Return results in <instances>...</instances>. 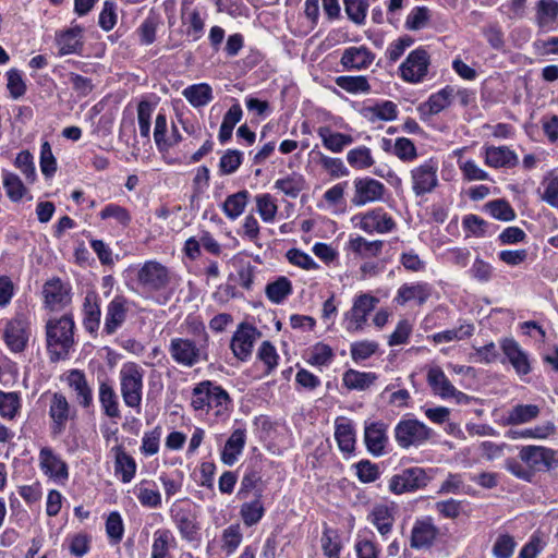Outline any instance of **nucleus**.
Returning a JSON list of instances; mask_svg holds the SVG:
<instances>
[{"mask_svg":"<svg viewBox=\"0 0 558 558\" xmlns=\"http://www.w3.org/2000/svg\"><path fill=\"white\" fill-rule=\"evenodd\" d=\"M336 84L348 93H366L371 86L365 76H339Z\"/></svg>","mask_w":558,"mask_h":558,"instance_id":"nucleus-57","label":"nucleus"},{"mask_svg":"<svg viewBox=\"0 0 558 558\" xmlns=\"http://www.w3.org/2000/svg\"><path fill=\"white\" fill-rule=\"evenodd\" d=\"M40 466L45 474L54 478H66L68 466L52 450L45 447L39 452Z\"/></svg>","mask_w":558,"mask_h":558,"instance_id":"nucleus-28","label":"nucleus"},{"mask_svg":"<svg viewBox=\"0 0 558 558\" xmlns=\"http://www.w3.org/2000/svg\"><path fill=\"white\" fill-rule=\"evenodd\" d=\"M2 182L7 196L11 202L16 203L24 197L27 190L17 174L10 171H3Z\"/></svg>","mask_w":558,"mask_h":558,"instance_id":"nucleus-40","label":"nucleus"},{"mask_svg":"<svg viewBox=\"0 0 558 558\" xmlns=\"http://www.w3.org/2000/svg\"><path fill=\"white\" fill-rule=\"evenodd\" d=\"M264 506L259 497L250 501L244 502L241 506L240 514L246 526L256 524L264 515Z\"/></svg>","mask_w":558,"mask_h":558,"instance_id":"nucleus-52","label":"nucleus"},{"mask_svg":"<svg viewBox=\"0 0 558 558\" xmlns=\"http://www.w3.org/2000/svg\"><path fill=\"white\" fill-rule=\"evenodd\" d=\"M171 357L183 366L192 367L199 362L201 351L191 339L173 338L170 342Z\"/></svg>","mask_w":558,"mask_h":558,"instance_id":"nucleus-10","label":"nucleus"},{"mask_svg":"<svg viewBox=\"0 0 558 558\" xmlns=\"http://www.w3.org/2000/svg\"><path fill=\"white\" fill-rule=\"evenodd\" d=\"M426 484L425 471L421 468H410L390 478L389 489L395 494H403L424 487Z\"/></svg>","mask_w":558,"mask_h":558,"instance_id":"nucleus-9","label":"nucleus"},{"mask_svg":"<svg viewBox=\"0 0 558 558\" xmlns=\"http://www.w3.org/2000/svg\"><path fill=\"white\" fill-rule=\"evenodd\" d=\"M69 387L75 392L77 403L83 408H89L93 403L92 389L82 371L72 369L66 375Z\"/></svg>","mask_w":558,"mask_h":558,"instance_id":"nucleus-19","label":"nucleus"},{"mask_svg":"<svg viewBox=\"0 0 558 558\" xmlns=\"http://www.w3.org/2000/svg\"><path fill=\"white\" fill-rule=\"evenodd\" d=\"M374 61V53L365 46L347 48L340 63L348 71L367 69Z\"/></svg>","mask_w":558,"mask_h":558,"instance_id":"nucleus-17","label":"nucleus"},{"mask_svg":"<svg viewBox=\"0 0 558 558\" xmlns=\"http://www.w3.org/2000/svg\"><path fill=\"white\" fill-rule=\"evenodd\" d=\"M15 167L21 170L27 182L33 183L36 179L33 156L29 151L23 150L17 154L14 162Z\"/></svg>","mask_w":558,"mask_h":558,"instance_id":"nucleus-62","label":"nucleus"},{"mask_svg":"<svg viewBox=\"0 0 558 558\" xmlns=\"http://www.w3.org/2000/svg\"><path fill=\"white\" fill-rule=\"evenodd\" d=\"M501 349L519 375H526L531 372L529 357L517 341L505 339L501 343Z\"/></svg>","mask_w":558,"mask_h":558,"instance_id":"nucleus-20","label":"nucleus"},{"mask_svg":"<svg viewBox=\"0 0 558 558\" xmlns=\"http://www.w3.org/2000/svg\"><path fill=\"white\" fill-rule=\"evenodd\" d=\"M437 162L428 160L411 170L412 189L416 196L430 193L438 185Z\"/></svg>","mask_w":558,"mask_h":558,"instance_id":"nucleus-6","label":"nucleus"},{"mask_svg":"<svg viewBox=\"0 0 558 558\" xmlns=\"http://www.w3.org/2000/svg\"><path fill=\"white\" fill-rule=\"evenodd\" d=\"M428 66V52L424 48H417L411 51L400 64V76L408 83H418L427 75Z\"/></svg>","mask_w":558,"mask_h":558,"instance_id":"nucleus-5","label":"nucleus"},{"mask_svg":"<svg viewBox=\"0 0 558 558\" xmlns=\"http://www.w3.org/2000/svg\"><path fill=\"white\" fill-rule=\"evenodd\" d=\"M426 380L432 391L442 399H447L454 393V386L440 366H430L427 371Z\"/></svg>","mask_w":558,"mask_h":558,"instance_id":"nucleus-24","label":"nucleus"},{"mask_svg":"<svg viewBox=\"0 0 558 558\" xmlns=\"http://www.w3.org/2000/svg\"><path fill=\"white\" fill-rule=\"evenodd\" d=\"M322 548L327 558H340L341 544L333 531L326 530L323 533Z\"/></svg>","mask_w":558,"mask_h":558,"instance_id":"nucleus-63","label":"nucleus"},{"mask_svg":"<svg viewBox=\"0 0 558 558\" xmlns=\"http://www.w3.org/2000/svg\"><path fill=\"white\" fill-rule=\"evenodd\" d=\"M114 471L121 474L123 483H129L135 475L136 463L135 460L124 451L122 447H114Z\"/></svg>","mask_w":558,"mask_h":558,"instance_id":"nucleus-31","label":"nucleus"},{"mask_svg":"<svg viewBox=\"0 0 558 558\" xmlns=\"http://www.w3.org/2000/svg\"><path fill=\"white\" fill-rule=\"evenodd\" d=\"M348 19L356 25H363L368 11L367 0H343Z\"/></svg>","mask_w":558,"mask_h":558,"instance_id":"nucleus-51","label":"nucleus"},{"mask_svg":"<svg viewBox=\"0 0 558 558\" xmlns=\"http://www.w3.org/2000/svg\"><path fill=\"white\" fill-rule=\"evenodd\" d=\"M106 533L113 544H118L124 533V525L119 512H111L106 520Z\"/></svg>","mask_w":558,"mask_h":558,"instance_id":"nucleus-60","label":"nucleus"},{"mask_svg":"<svg viewBox=\"0 0 558 558\" xmlns=\"http://www.w3.org/2000/svg\"><path fill=\"white\" fill-rule=\"evenodd\" d=\"M182 94L193 107L206 106L213 99L211 87L206 83L191 85Z\"/></svg>","mask_w":558,"mask_h":558,"instance_id":"nucleus-36","label":"nucleus"},{"mask_svg":"<svg viewBox=\"0 0 558 558\" xmlns=\"http://www.w3.org/2000/svg\"><path fill=\"white\" fill-rule=\"evenodd\" d=\"M245 445V433L243 429H235L226 441L225 448L221 452V461L226 465H233L241 454Z\"/></svg>","mask_w":558,"mask_h":558,"instance_id":"nucleus-29","label":"nucleus"},{"mask_svg":"<svg viewBox=\"0 0 558 558\" xmlns=\"http://www.w3.org/2000/svg\"><path fill=\"white\" fill-rule=\"evenodd\" d=\"M541 199L553 208L558 209V175L549 172L544 177L538 190Z\"/></svg>","mask_w":558,"mask_h":558,"instance_id":"nucleus-37","label":"nucleus"},{"mask_svg":"<svg viewBox=\"0 0 558 558\" xmlns=\"http://www.w3.org/2000/svg\"><path fill=\"white\" fill-rule=\"evenodd\" d=\"M137 280L143 287L159 291L168 286L170 276L166 266L156 260H148L138 270Z\"/></svg>","mask_w":558,"mask_h":558,"instance_id":"nucleus-7","label":"nucleus"},{"mask_svg":"<svg viewBox=\"0 0 558 558\" xmlns=\"http://www.w3.org/2000/svg\"><path fill=\"white\" fill-rule=\"evenodd\" d=\"M430 20V11L426 7H415L407 16L404 26L409 31L424 28Z\"/></svg>","mask_w":558,"mask_h":558,"instance_id":"nucleus-56","label":"nucleus"},{"mask_svg":"<svg viewBox=\"0 0 558 558\" xmlns=\"http://www.w3.org/2000/svg\"><path fill=\"white\" fill-rule=\"evenodd\" d=\"M84 326L89 332H95L100 325V306L95 293H87L84 301Z\"/></svg>","mask_w":558,"mask_h":558,"instance_id":"nucleus-33","label":"nucleus"},{"mask_svg":"<svg viewBox=\"0 0 558 558\" xmlns=\"http://www.w3.org/2000/svg\"><path fill=\"white\" fill-rule=\"evenodd\" d=\"M393 153L400 160L407 162L414 160L417 156L413 142L407 137L396 140Z\"/></svg>","mask_w":558,"mask_h":558,"instance_id":"nucleus-64","label":"nucleus"},{"mask_svg":"<svg viewBox=\"0 0 558 558\" xmlns=\"http://www.w3.org/2000/svg\"><path fill=\"white\" fill-rule=\"evenodd\" d=\"M364 439L371 453L374 456H381L387 442L385 424L374 422L367 425L365 427Z\"/></svg>","mask_w":558,"mask_h":558,"instance_id":"nucleus-25","label":"nucleus"},{"mask_svg":"<svg viewBox=\"0 0 558 558\" xmlns=\"http://www.w3.org/2000/svg\"><path fill=\"white\" fill-rule=\"evenodd\" d=\"M539 408L536 404H518L513 407L505 421L506 425H520L536 418Z\"/></svg>","mask_w":558,"mask_h":558,"instance_id":"nucleus-34","label":"nucleus"},{"mask_svg":"<svg viewBox=\"0 0 558 558\" xmlns=\"http://www.w3.org/2000/svg\"><path fill=\"white\" fill-rule=\"evenodd\" d=\"M485 162L494 168H512L519 163V159L517 154L506 146H489L485 151Z\"/></svg>","mask_w":558,"mask_h":558,"instance_id":"nucleus-26","label":"nucleus"},{"mask_svg":"<svg viewBox=\"0 0 558 558\" xmlns=\"http://www.w3.org/2000/svg\"><path fill=\"white\" fill-rule=\"evenodd\" d=\"M354 196L352 203L355 206H364L367 203L383 198L385 185L372 178H362L354 181Z\"/></svg>","mask_w":558,"mask_h":558,"instance_id":"nucleus-12","label":"nucleus"},{"mask_svg":"<svg viewBox=\"0 0 558 558\" xmlns=\"http://www.w3.org/2000/svg\"><path fill=\"white\" fill-rule=\"evenodd\" d=\"M360 228L367 233H385L395 228V221L381 208H377L362 217Z\"/></svg>","mask_w":558,"mask_h":558,"instance_id":"nucleus-18","label":"nucleus"},{"mask_svg":"<svg viewBox=\"0 0 558 558\" xmlns=\"http://www.w3.org/2000/svg\"><path fill=\"white\" fill-rule=\"evenodd\" d=\"M474 332L473 324H462L458 328L434 333L432 339L435 343L460 341L470 338Z\"/></svg>","mask_w":558,"mask_h":558,"instance_id":"nucleus-45","label":"nucleus"},{"mask_svg":"<svg viewBox=\"0 0 558 558\" xmlns=\"http://www.w3.org/2000/svg\"><path fill=\"white\" fill-rule=\"evenodd\" d=\"M377 303L378 299L372 295L362 294L357 296L353 303L351 311L347 314V317L350 319L348 330H361L366 323V317L368 313H371L375 308Z\"/></svg>","mask_w":558,"mask_h":558,"instance_id":"nucleus-14","label":"nucleus"},{"mask_svg":"<svg viewBox=\"0 0 558 558\" xmlns=\"http://www.w3.org/2000/svg\"><path fill=\"white\" fill-rule=\"evenodd\" d=\"M83 28L78 25L70 27L57 35V45L61 56L76 53L81 50Z\"/></svg>","mask_w":558,"mask_h":558,"instance_id":"nucleus-27","label":"nucleus"},{"mask_svg":"<svg viewBox=\"0 0 558 558\" xmlns=\"http://www.w3.org/2000/svg\"><path fill=\"white\" fill-rule=\"evenodd\" d=\"M191 405L194 410L217 408V414L227 409L230 402L229 393L220 386L209 380L197 384L193 389Z\"/></svg>","mask_w":558,"mask_h":558,"instance_id":"nucleus-3","label":"nucleus"},{"mask_svg":"<svg viewBox=\"0 0 558 558\" xmlns=\"http://www.w3.org/2000/svg\"><path fill=\"white\" fill-rule=\"evenodd\" d=\"M20 408V399L15 392L0 391V415L12 420Z\"/></svg>","mask_w":558,"mask_h":558,"instance_id":"nucleus-58","label":"nucleus"},{"mask_svg":"<svg viewBox=\"0 0 558 558\" xmlns=\"http://www.w3.org/2000/svg\"><path fill=\"white\" fill-rule=\"evenodd\" d=\"M178 529L183 538L194 541L197 537L198 525L196 519L190 512L180 511L177 514Z\"/></svg>","mask_w":558,"mask_h":558,"instance_id":"nucleus-53","label":"nucleus"},{"mask_svg":"<svg viewBox=\"0 0 558 558\" xmlns=\"http://www.w3.org/2000/svg\"><path fill=\"white\" fill-rule=\"evenodd\" d=\"M99 401L101 403L105 414L108 417H120V409L117 400V395L113 388L107 383H101L99 386Z\"/></svg>","mask_w":558,"mask_h":558,"instance_id":"nucleus-38","label":"nucleus"},{"mask_svg":"<svg viewBox=\"0 0 558 558\" xmlns=\"http://www.w3.org/2000/svg\"><path fill=\"white\" fill-rule=\"evenodd\" d=\"M248 192L240 191L232 195H229L222 206L226 216L232 220L241 216L247 204Z\"/></svg>","mask_w":558,"mask_h":558,"instance_id":"nucleus-42","label":"nucleus"},{"mask_svg":"<svg viewBox=\"0 0 558 558\" xmlns=\"http://www.w3.org/2000/svg\"><path fill=\"white\" fill-rule=\"evenodd\" d=\"M367 110L371 113L369 120L373 122L375 120L392 121L397 118V106L392 101L377 104Z\"/></svg>","mask_w":558,"mask_h":558,"instance_id":"nucleus-59","label":"nucleus"},{"mask_svg":"<svg viewBox=\"0 0 558 558\" xmlns=\"http://www.w3.org/2000/svg\"><path fill=\"white\" fill-rule=\"evenodd\" d=\"M243 539L241 526L239 524H232L226 527L221 534V550L226 555L233 554L240 546Z\"/></svg>","mask_w":558,"mask_h":558,"instance_id":"nucleus-48","label":"nucleus"},{"mask_svg":"<svg viewBox=\"0 0 558 558\" xmlns=\"http://www.w3.org/2000/svg\"><path fill=\"white\" fill-rule=\"evenodd\" d=\"M28 336V324L21 317L9 320L3 333L7 345L13 352H22L25 349Z\"/></svg>","mask_w":558,"mask_h":558,"instance_id":"nucleus-13","label":"nucleus"},{"mask_svg":"<svg viewBox=\"0 0 558 558\" xmlns=\"http://www.w3.org/2000/svg\"><path fill=\"white\" fill-rule=\"evenodd\" d=\"M256 210L264 222L270 223L275 220L278 206L270 194H260L255 197Z\"/></svg>","mask_w":558,"mask_h":558,"instance_id":"nucleus-49","label":"nucleus"},{"mask_svg":"<svg viewBox=\"0 0 558 558\" xmlns=\"http://www.w3.org/2000/svg\"><path fill=\"white\" fill-rule=\"evenodd\" d=\"M437 533V527L434 526L430 522H417L412 530L411 547L423 548L430 546L435 541Z\"/></svg>","mask_w":558,"mask_h":558,"instance_id":"nucleus-30","label":"nucleus"},{"mask_svg":"<svg viewBox=\"0 0 558 558\" xmlns=\"http://www.w3.org/2000/svg\"><path fill=\"white\" fill-rule=\"evenodd\" d=\"M144 369L135 362L122 365L119 374L120 392L126 407L140 409L143 398Z\"/></svg>","mask_w":558,"mask_h":558,"instance_id":"nucleus-2","label":"nucleus"},{"mask_svg":"<svg viewBox=\"0 0 558 558\" xmlns=\"http://www.w3.org/2000/svg\"><path fill=\"white\" fill-rule=\"evenodd\" d=\"M383 245L384 242L380 240L367 241L362 236L350 240V248L364 258L378 256Z\"/></svg>","mask_w":558,"mask_h":558,"instance_id":"nucleus-44","label":"nucleus"},{"mask_svg":"<svg viewBox=\"0 0 558 558\" xmlns=\"http://www.w3.org/2000/svg\"><path fill=\"white\" fill-rule=\"evenodd\" d=\"M335 437L342 452L351 453L355 448V434L350 422H336Z\"/></svg>","mask_w":558,"mask_h":558,"instance_id":"nucleus-35","label":"nucleus"},{"mask_svg":"<svg viewBox=\"0 0 558 558\" xmlns=\"http://www.w3.org/2000/svg\"><path fill=\"white\" fill-rule=\"evenodd\" d=\"M452 96L453 88L450 86H447L438 93L433 94L425 104V106L428 107V112L430 114L439 113L450 105Z\"/></svg>","mask_w":558,"mask_h":558,"instance_id":"nucleus-54","label":"nucleus"},{"mask_svg":"<svg viewBox=\"0 0 558 558\" xmlns=\"http://www.w3.org/2000/svg\"><path fill=\"white\" fill-rule=\"evenodd\" d=\"M128 312V300L121 295L114 296L106 308L104 331L113 335L125 322Z\"/></svg>","mask_w":558,"mask_h":558,"instance_id":"nucleus-15","label":"nucleus"},{"mask_svg":"<svg viewBox=\"0 0 558 558\" xmlns=\"http://www.w3.org/2000/svg\"><path fill=\"white\" fill-rule=\"evenodd\" d=\"M317 135L322 140L324 147L332 153H341L344 147L351 145L354 141L350 134L335 132L327 125L319 126Z\"/></svg>","mask_w":558,"mask_h":558,"instance_id":"nucleus-23","label":"nucleus"},{"mask_svg":"<svg viewBox=\"0 0 558 558\" xmlns=\"http://www.w3.org/2000/svg\"><path fill=\"white\" fill-rule=\"evenodd\" d=\"M489 214L499 220L511 221L515 218L514 210L508 202L504 199L493 201L486 204Z\"/></svg>","mask_w":558,"mask_h":558,"instance_id":"nucleus-61","label":"nucleus"},{"mask_svg":"<svg viewBox=\"0 0 558 558\" xmlns=\"http://www.w3.org/2000/svg\"><path fill=\"white\" fill-rule=\"evenodd\" d=\"M275 187L280 190L284 195L295 198L304 189V179L301 174H290L275 182Z\"/></svg>","mask_w":558,"mask_h":558,"instance_id":"nucleus-50","label":"nucleus"},{"mask_svg":"<svg viewBox=\"0 0 558 558\" xmlns=\"http://www.w3.org/2000/svg\"><path fill=\"white\" fill-rule=\"evenodd\" d=\"M347 161L355 170H365L374 166L375 159L366 146L352 148L347 154Z\"/></svg>","mask_w":558,"mask_h":558,"instance_id":"nucleus-39","label":"nucleus"},{"mask_svg":"<svg viewBox=\"0 0 558 558\" xmlns=\"http://www.w3.org/2000/svg\"><path fill=\"white\" fill-rule=\"evenodd\" d=\"M434 435L432 428L418 420L409 418L400 421L395 427V438L398 445L408 449L427 442Z\"/></svg>","mask_w":558,"mask_h":558,"instance_id":"nucleus-4","label":"nucleus"},{"mask_svg":"<svg viewBox=\"0 0 558 558\" xmlns=\"http://www.w3.org/2000/svg\"><path fill=\"white\" fill-rule=\"evenodd\" d=\"M377 379L374 373H363L349 369L343 375V384L349 389L364 390L375 383Z\"/></svg>","mask_w":558,"mask_h":558,"instance_id":"nucleus-43","label":"nucleus"},{"mask_svg":"<svg viewBox=\"0 0 558 558\" xmlns=\"http://www.w3.org/2000/svg\"><path fill=\"white\" fill-rule=\"evenodd\" d=\"M259 332L255 327L248 324H240L231 339V350L233 354L241 361L246 360L253 350L256 337Z\"/></svg>","mask_w":558,"mask_h":558,"instance_id":"nucleus-11","label":"nucleus"},{"mask_svg":"<svg viewBox=\"0 0 558 558\" xmlns=\"http://www.w3.org/2000/svg\"><path fill=\"white\" fill-rule=\"evenodd\" d=\"M161 24L160 15L155 11H150L148 16L143 21L137 28L140 41L143 45L149 46L156 40V32Z\"/></svg>","mask_w":558,"mask_h":558,"instance_id":"nucleus-41","label":"nucleus"},{"mask_svg":"<svg viewBox=\"0 0 558 558\" xmlns=\"http://www.w3.org/2000/svg\"><path fill=\"white\" fill-rule=\"evenodd\" d=\"M267 298L275 304L281 303L292 292L291 281L287 277H279L265 289Z\"/></svg>","mask_w":558,"mask_h":558,"instance_id":"nucleus-46","label":"nucleus"},{"mask_svg":"<svg viewBox=\"0 0 558 558\" xmlns=\"http://www.w3.org/2000/svg\"><path fill=\"white\" fill-rule=\"evenodd\" d=\"M515 547L517 542L514 537L508 533H504L496 538L492 553L495 558H511Z\"/></svg>","mask_w":558,"mask_h":558,"instance_id":"nucleus-55","label":"nucleus"},{"mask_svg":"<svg viewBox=\"0 0 558 558\" xmlns=\"http://www.w3.org/2000/svg\"><path fill=\"white\" fill-rule=\"evenodd\" d=\"M371 521L381 535H386L391 531L393 517L387 506L379 505L374 507L371 513Z\"/></svg>","mask_w":558,"mask_h":558,"instance_id":"nucleus-47","label":"nucleus"},{"mask_svg":"<svg viewBox=\"0 0 558 558\" xmlns=\"http://www.w3.org/2000/svg\"><path fill=\"white\" fill-rule=\"evenodd\" d=\"M535 22L539 28L553 25L558 17V0H538Z\"/></svg>","mask_w":558,"mask_h":558,"instance_id":"nucleus-32","label":"nucleus"},{"mask_svg":"<svg viewBox=\"0 0 558 558\" xmlns=\"http://www.w3.org/2000/svg\"><path fill=\"white\" fill-rule=\"evenodd\" d=\"M46 304L51 310H57L70 302L69 290L60 279H51L47 281L43 290Z\"/></svg>","mask_w":558,"mask_h":558,"instance_id":"nucleus-21","label":"nucleus"},{"mask_svg":"<svg viewBox=\"0 0 558 558\" xmlns=\"http://www.w3.org/2000/svg\"><path fill=\"white\" fill-rule=\"evenodd\" d=\"M74 322L69 316L49 320L46 325L47 348L50 360L57 362L68 356L74 344Z\"/></svg>","mask_w":558,"mask_h":558,"instance_id":"nucleus-1","label":"nucleus"},{"mask_svg":"<svg viewBox=\"0 0 558 558\" xmlns=\"http://www.w3.org/2000/svg\"><path fill=\"white\" fill-rule=\"evenodd\" d=\"M430 296V287L425 282H417L413 284L404 283L398 289L396 302L399 305L415 300L420 305L424 304Z\"/></svg>","mask_w":558,"mask_h":558,"instance_id":"nucleus-22","label":"nucleus"},{"mask_svg":"<svg viewBox=\"0 0 558 558\" xmlns=\"http://www.w3.org/2000/svg\"><path fill=\"white\" fill-rule=\"evenodd\" d=\"M71 409L66 398L59 392H54L50 400L49 416L52 420L51 433L60 435L64 432L70 418Z\"/></svg>","mask_w":558,"mask_h":558,"instance_id":"nucleus-16","label":"nucleus"},{"mask_svg":"<svg viewBox=\"0 0 558 558\" xmlns=\"http://www.w3.org/2000/svg\"><path fill=\"white\" fill-rule=\"evenodd\" d=\"M519 457L532 471L558 465L557 451L542 446H524L521 448Z\"/></svg>","mask_w":558,"mask_h":558,"instance_id":"nucleus-8","label":"nucleus"}]
</instances>
